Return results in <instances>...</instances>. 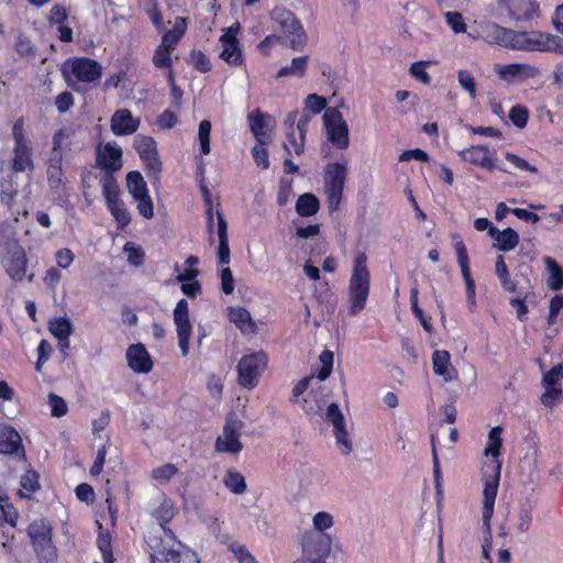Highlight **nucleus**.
Here are the masks:
<instances>
[{
	"label": "nucleus",
	"mask_w": 563,
	"mask_h": 563,
	"mask_svg": "<svg viewBox=\"0 0 563 563\" xmlns=\"http://www.w3.org/2000/svg\"><path fill=\"white\" fill-rule=\"evenodd\" d=\"M238 31L239 24H236L235 27L230 26L220 37V42L222 43L223 47L220 57L229 65L235 67L242 66L244 64L242 49L240 47L239 40L236 38Z\"/></svg>",
	"instance_id": "nucleus-21"
},
{
	"label": "nucleus",
	"mask_w": 563,
	"mask_h": 563,
	"mask_svg": "<svg viewBox=\"0 0 563 563\" xmlns=\"http://www.w3.org/2000/svg\"><path fill=\"white\" fill-rule=\"evenodd\" d=\"M134 148L144 164L146 176L152 184L159 181L162 161L159 158L156 142L152 136L139 134L134 139Z\"/></svg>",
	"instance_id": "nucleus-10"
},
{
	"label": "nucleus",
	"mask_w": 563,
	"mask_h": 563,
	"mask_svg": "<svg viewBox=\"0 0 563 563\" xmlns=\"http://www.w3.org/2000/svg\"><path fill=\"white\" fill-rule=\"evenodd\" d=\"M48 331L58 341H66L73 332V323L66 317L53 318L48 322Z\"/></svg>",
	"instance_id": "nucleus-41"
},
{
	"label": "nucleus",
	"mask_w": 563,
	"mask_h": 563,
	"mask_svg": "<svg viewBox=\"0 0 563 563\" xmlns=\"http://www.w3.org/2000/svg\"><path fill=\"white\" fill-rule=\"evenodd\" d=\"M63 155H48L46 162L47 183L52 190H58L64 185Z\"/></svg>",
	"instance_id": "nucleus-31"
},
{
	"label": "nucleus",
	"mask_w": 563,
	"mask_h": 563,
	"mask_svg": "<svg viewBox=\"0 0 563 563\" xmlns=\"http://www.w3.org/2000/svg\"><path fill=\"white\" fill-rule=\"evenodd\" d=\"M229 549L234 554L239 563H257L245 545L239 542H233L229 545Z\"/></svg>",
	"instance_id": "nucleus-56"
},
{
	"label": "nucleus",
	"mask_w": 563,
	"mask_h": 563,
	"mask_svg": "<svg viewBox=\"0 0 563 563\" xmlns=\"http://www.w3.org/2000/svg\"><path fill=\"white\" fill-rule=\"evenodd\" d=\"M13 153L14 156L12 159V169L15 173H22L26 169L32 170L34 168L32 159V147L30 144L14 145Z\"/></svg>",
	"instance_id": "nucleus-35"
},
{
	"label": "nucleus",
	"mask_w": 563,
	"mask_h": 563,
	"mask_svg": "<svg viewBox=\"0 0 563 563\" xmlns=\"http://www.w3.org/2000/svg\"><path fill=\"white\" fill-rule=\"evenodd\" d=\"M329 142L338 150H346L350 144L349 128L336 108H328L323 114Z\"/></svg>",
	"instance_id": "nucleus-13"
},
{
	"label": "nucleus",
	"mask_w": 563,
	"mask_h": 563,
	"mask_svg": "<svg viewBox=\"0 0 563 563\" xmlns=\"http://www.w3.org/2000/svg\"><path fill=\"white\" fill-rule=\"evenodd\" d=\"M457 79L461 87L474 98L476 96V82L472 74L467 70H459Z\"/></svg>",
	"instance_id": "nucleus-61"
},
{
	"label": "nucleus",
	"mask_w": 563,
	"mask_h": 563,
	"mask_svg": "<svg viewBox=\"0 0 563 563\" xmlns=\"http://www.w3.org/2000/svg\"><path fill=\"white\" fill-rule=\"evenodd\" d=\"M148 547L153 550L151 558L161 563H200L195 551L176 539L174 531L164 528V537H152Z\"/></svg>",
	"instance_id": "nucleus-3"
},
{
	"label": "nucleus",
	"mask_w": 563,
	"mask_h": 563,
	"mask_svg": "<svg viewBox=\"0 0 563 563\" xmlns=\"http://www.w3.org/2000/svg\"><path fill=\"white\" fill-rule=\"evenodd\" d=\"M462 161L472 165L479 166L486 170L493 172L498 169L506 173L507 170L496 164L494 153L487 145H471L459 153Z\"/></svg>",
	"instance_id": "nucleus-18"
},
{
	"label": "nucleus",
	"mask_w": 563,
	"mask_h": 563,
	"mask_svg": "<svg viewBox=\"0 0 563 563\" xmlns=\"http://www.w3.org/2000/svg\"><path fill=\"white\" fill-rule=\"evenodd\" d=\"M563 378V362L553 366L543 375L542 385L561 386L560 379Z\"/></svg>",
	"instance_id": "nucleus-59"
},
{
	"label": "nucleus",
	"mask_w": 563,
	"mask_h": 563,
	"mask_svg": "<svg viewBox=\"0 0 563 563\" xmlns=\"http://www.w3.org/2000/svg\"><path fill=\"white\" fill-rule=\"evenodd\" d=\"M178 473V468L173 463H166L152 470V478L158 482H167Z\"/></svg>",
	"instance_id": "nucleus-51"
},
{
	"label": "nucleus",
	"mask_w": 563,
	"mask_h": 563,
	"mask_svg": "<svg viewBox=\"0 0 563 563\" xmlns=\"http://www.w3.org/2000/svg\"><path fill=\"white\" fill-rule=\"evenodd\" d=\"M122 148L114 142H108L103 146L99 145L96 151V167L104 172L100 183L101 187L107 185H118L114 173L123 166Z\"/></svg>",
	"instance_id": "nucleus-7"
},
{
	"label": "nucleus",
	"mask_w": 563,
	"mask_h": 563,
	"mask_svg": "<svg viewBox=\"0 0 563 563\" xmlns=\"http://www.w3.org/2000/svg\"><path fill=\"white\" fill-rule=\"evenodd\" d=\"M186 31L187 19L181 16L176 18L174 27L163 34L159 45L174 52Z\"/></svg>",
	"instance_id": "nucleus-33"
},
{
	"label": "nucleus",
	"mask_w": 563,
	"mask_h": 563,
	"mask_svg": "<svg viewBox=\"0 0 563 563\" xmlns=\"http://www.w3.org/2000/svg\"><path fill=\"white\" fill-rule=\"evenodd\" d=\"M125 179L128 190L136 201L139 213L145 219H152L154 216V205L144 177L139 170H131L126 174Z\"/></svg>",
	"instance_id": "nucleus-12"
},
{
	"label": "nucleus",
	"mask_w": 563,
	"mask_h": 563,
	"mask_svg": "<svg viewBox=\"0 0 563 563\" xmlns=\"http://www.w3.org/2000/svg\"><path fill=\"white\" fill-rule=\"evenodd\" d=\"M306 108L309 109L313 114L320 113L327 107L325 98L317 95L310 93L305 100Z\"/></svg>",
	"instance_id": "nucleus-62"
},
{
	"label": "nucleus",
	"mask_w": 563,
	"mask_h": 563,
	"mask_svg": "<svg viewBox=\"0 0 563 563\" xmlns=\"http://www.w3.org/2000/svg\"><path fill=\"white\" fill-rule=\"evenodd\" d=\"M139 126L140 119L134 118L131 110L125 108L114 111L110 120L111 131L117 136L131 135Z\"/></svg>",
	"instance_id": "nucleus-24"
},
{
	"label": "nucleus",
	"mask_w": 563,
	"mask_h": 563,
	"mask_svg": "<svg viewBox=\"0 0 563 563\" xmlns=\"http://www.w3.org/2000/svg\"><path fill=\"white\" fill-rule=\"evenodd\" d=\"M124 252L128 254V261L134 266H141L144 263V252L140 246H135L132 242H126Z\"/></svg>",
	"instance_id": "nucleus-58"
},
{
	"label": "nucleus",
	"mask_w": 563,
	"mask_h": 563,
	"mask_svg": "<svg viewBox=\"0 0 563 563\" xmlns=\"http://www.w3.org/2000/svg\"><path fill=\"white\" fill-rule=\"evenodd\" d=\"M308 59L309 57L307 55L292 58L289 66H284L278 70L276 78L286 76L303 77L306 75Z\"/></svg>",
	"instance_id": "nucleus-42"
},
{
	"label": "nucleus",
	"mask_w": 563,
	"mask_h": 563,
	"mask_svg": "<svg viewBox=\"0 0 563 563\" xmlns=\"http://www.w3.org/2000/svg\"><path fill=\"white\" fill-rule=\"evenodd\" d=\"M20 485L19 495L22 498L30 499L41 488L38 473L33 468L26 470L21 476Z\"/></svg>",
	"instance_id": "nucleus-36"
},
{
	"label": "nucleus",
	"mask_w": 563,
	"mask_h": 563,
	"mask_svg": "<svg viewBox=\"0 0 563 563\" xmlns=\"http://www.w3.org/2000/svg\"><path fill=\"white\" fill-rule=\"evenodd\" d=\"M346 176L345 163H329L324 167V192L331 210H336L340 207Z\"/></svg>",
	"instance_id": "nucleus-8"
},
{
	"label": "nucleus",
	"mask_w": 563,
	"mask_h": 563,
	"mask_svg": "<svg viewBox=\"0 0 563 563\" xmlns=\"http://www.w3.org/2000/svg\"><path fill=\"white\" fill-rule=\"evenodd\" d=\"M210 134H211V122L209 120H202L198 128V140L200 145V152L203 155L210 153Z\"/></svg>",
	"instance_id": "nucleus-48"
},
{
	"label": "nucleus",
	"mask_w": 563,
	"mask_h": 563,
	"mask_svg": "<svg viewBox=\"0 0 563 563\" xmlns=\"http://www.w3.org/2000/svg\"><path fill=\"white\" fill-rule=\"evenodd\" d=\"M217 220H218V236H219V247H218V258L220 264H229L230 262V246L228 239V223L224 219L223 213L218 210L217 211Z\"/></svg>",
	"instance_id": "nucleus-34"
},
{
	"label": "nucleus",
	"mask_w": 563,
	"mask_h": 563,
	"mask_svg": "<svg viewBox=\"0 0 563 563\" xmlns=\"http://www.w3.org/2000/svg\"><path fill=\"white\" fill-rule=\"evenodd\" d=\"M327 419L333 426V433L336 440V444L342 446V453L347 455L352 451V442L349 439V434L345 428L344 416L339 408V405L332 402L327 409Z\"/></svg>",
	"instance_id": "nucleus-22"
},
{
	"label": "nucleus",
	"mask_w": 563,
	"mask_h": 563,
	"mask_svg": "<svg viewBox=\"0 0 563 563\" xmlns=\"http://www.w3.org/2000/svg\"><path fill=\"white\" fill-rule=\"evenodd\" d=\"M503 427H493L488 432L487 443L484 450L485 456H490V463L485 464L483 489V523L489 528L494 515L495 499L501 476L503 461L500 460L503 446Z\"/></svg>",
	"instance_id": "nucleus-2"
},
{
	"label": "nucleus",
	"mask_w": 563,
	"mask_h": 563,
	"mask_svg": "<svg viewBox=\"0 0 563 563\" xmlns=\"http://www.w3.org/2000/svg\"><path fill=\"white\" fill-rule=\"evenodd\" d=\"M543 387L545 391L540 397L543 406L553 408L563 402V389L561 386L543 385Z\"/></svg>",
	"instance_id": "nucleus-47"
},
{
	"label": "nucleus",
	"mask_w": 563,
	"mask_h": 563,
	"mask_svg": "<svg viewBox=\"0 0 563 563\" xmlns=\"http://www.w3.org/2000/svg\"><path fill=\"white\" fill-rule=\"evenodd\" d=\"M431 65H438L435 59L418 60L410 65L409 74L412 78L423 85L431 84V76L427 71V67Z\"/></svg>",
	"instance_id": "nucleus-43"
},
{
	"label": "nucleus",
	"mask_w": 563,
	"mask_h": 563,
	"mask_svg": "<svg viewBox=\"0 0 563 563\" xmlns=\"http://www.w3.org/2000/svg\"><path fill=\"white\" fill-rule=\"evenodd\" d=\"M173 51L158 45L153 55V64L156 68L168 69L167 79L169 84H174V70H173Z\"/></svg>",
	"instance_id": "nucleus-37"
},
{
	"label": "nucleus",
	"mask_w": 563,
	"mask_h": 563,
	"mask_svg": "<svg viewBox=\"0 0 563 563\" xmlns=\"http://www.w3.org/2000/svg\"><path fill=\"white\" fill-rule=\"evenodd\" d=\"M250 130L256 139L257 143L268 144L272 141V135L268 132L271 124L275 123V120L269 114L262 112L260 109H254L247 115Z\"/></svg>",
	"instance_id": "nucleus-23"
},
{
	"label": "nucleus",
	"mask_w": 563,
	"mask_h": 563,
	"mask_svg": "<svg viewBox=\"0 0 563 563\" xmlns=\"http://www.w3.org/2000/svg\"><path fill=\"white\" fill-rule=\"evenodd\" d=\"M75 104V98L71 92L63 91L55 98V106L59 113H65Z\"/></svg>",
	"instance_id": "nucleus-60"
},
{
	"label": "nucleus",
	"mask_w": 563,
	"mask_h": 563,
	"mask_svg": "<svg viewBox=\"0 0 563 563\" xmlns=\"http://www.w3.org/2000/svg\"><path fill=\"white\" fill-rule=\"evenodd\" d=\"M190 65L199 73H208L211 70L209 57L200 49H192L189 58Z\"/></svg>",
	"instance_id": "nucleus-49"
},
{
	"label": "nucleus",
	"mask_w": 563,
	"mask_h": 563,
	"mask_svg": "<svg viewBox=\"0 0 563 563\" xmlns=\"http://www.w3.org/2000/svg\"><path fill=\"white\" fill-rule=\"evenodd\" d=\"M267 355L263 351L242 356L238 363V382L240 386L253 389L267 366Z\"/></svg>",
	"instance_id": "nucleus-9"
},
{
	"label": "nucleus",
	"mask_w": 563,
	"mask_h": 563,
	"mask_svg": "<svg viewBox=\"0 0 563 563\" xmlns=\"http://www.w3.org/2000/svg\"><path fill=\"white\" fill-rule=\"evenodd\" d=\"M266 145L267 144L257 143L252 148V156L257 167L262 169H267L269 167L268 151L265 147Z\"/></svg>",
	"instance_id": "nucleus-57"
},
{
	"label": "nucleus",
	"mask_w": 563,
	"mask_h": 563,
	"mask_svg": "<svg viewBox=\"0 0 563 563\" xmlns=\"http://www.w3.org/2000/svg\"><path fill=\"white\" fill-rule=\"evenodd\" d=\"M544 263L549 271V277L547 279L548 287L554 291L561 290L563 288V268L550 256L544 257Z\"/></svg>",
	"instance_id": "nucleus-39"
},
{
	"label": "nucleus",
	"mask_w": 563,
	"mask_h": 563,
	"mask_svg": "<svg viewBox=\"0 0 563 563\" xmlns=\"http://www.w3.org/2000/svg\"><path fill=\"white\" fill-rule=\"evenodd\" d=\"M126 361L129 367L135 373L147 374L153 368L151 355L142 343L132 344L128 347Z\"/></svg>",
	"instance_id": "nucleus-25"
},
{
	"label": "nucleus",
	"mask_w": 563,
	"mask_h": 563,
	"mask_svg": "<svg viewBox=\"0 0 563 563\" xmlns=\"http://www.w3.org/2000/svg\"><path fill=\"white\" fill-rule=\"evenodd\" d=\"M269 15L280 31L282 40H285L294 51H301L306 46V31L292 11L284 7H275Z\"/></svg>",
	"instance_id": "nucleus-5"
},
{
	"label": "nucleus",
	"mask_w": 563,
	"mask_h": 563,
	"mask_svg": "<svg viewBox=\"0 0 563 563\" xmlns=\"http://www.w3.org/2000/svg\"><path fill=\"white\" fill-rule=\"evenodd\" d=\"M495 274L501 288L507 292H516L517 283L511 278L503 255H498L495 262Z\"/></svg>",
	"instance_id": "nucleus-38"
},
{
	"label": "nucleus",
	"mask_w": 563,
	"mask_h": 563,
	"mask_svg": "<svg viewBox=\"0 0 563 563\" xmlns=\"http://www.w3.org/2000/svg\"><path fill=\"white\" fill-rule=\"evenodd\" d=\"M319 360L321 362V368L319 369L317 377L320 380H325L332 372L333 353L325 350L320 354Z\"/></svg>",
	"instance_id": "nucleus-53"
},
{
	"label": "nucleus",
	"mask_w": 563,
	"mask_h": 563,
	"mask_svg": "<svg viewBox=\"0 0 563 563\" xmlns=\"http://www.w3.org/2000/svg\"><path fill=\"white\" fill-rule=\"evenodd\" d=\"M27 256L25 250L16 244L8 252V258L5 262V272L8 276L14 282H22L24 278H27L29 282H32L34 278V274L31 273L29 276L27 272Z\"/></svg>",
	"instance_id": "nucleus-19"
},
{
	"label": "nucleus",
	"mask_w": 563,
	"mask_h": 563,
	"mask_svg": "<svg viewBox=\"0 0 563 563\" xmlns=\"http://www.w3.org/2000/svg\"><path fill=\"white\" fill-rule=\"evenodd\" d=\"M320 208L319 199L313 194L299 196L296 202V211L300 217L314 216Z\"/></svg>",
	"instance_id": "nucleus-40"
},
{
	"label": "nucleus",
	"mask_w": 563,
	"mask_h": 563,
	"mask_svg": "<svg viewBox=\"0 0 563 563\" xmlns=\"http://www.w3.org/2000/svg\"><path fill=\"white\" fill-rule=\"evenodd\" d=\"M498 74L500 78L505 80H511L515 78L529 79L538 77L540 70L530 64L511 63L500 66Z\"/></svg>",
	"instance_id": "nucleus-29"
},
{
	"label": "nucleus",
	"mask_w": 563,
	"mask_h": 563,
	"mask_svg": "<svg viewBox=\"0 0 563 563\" xmlns=\"http://www.w3.org/2000/svg\"><path fill=\"white\" fill-rule=\"evenodd\" d=\"M27 534L38 556L55 554L53 528L48 520L44 518L33 520L27 527Z\"/></svg>",
	"instance_id": "nucleus-15"
},
{
	"label": "nucleus",
	"mask_w": 563,
	"mask_h": 563,
	"mask_svg": "<svg viewBox=\"0 0 563 563\" xmlns=\"http://www.w3.org/2000/svg\"><path fill=\"white\" fill-rule=\"evenodd\" d=\"M432 366L434 374L441 376L445 382H451L456 377L451 355L446 350H435L432 353Z\"/></svg>",
	"instance_id": "nucleus-30"
},
{
	"label": "nucleus",
	"mask_w": 563,
	"mask_h": 563,
	"mask_svg": "<svg viewBox=\"0 0 563 563\" xmlns=\"http://www.w3.org/2000/svg\"><path fill=\"white\" fill-rule=\"evenodd\" d=\"M505 158L517 169L529 172L531 174H537L539 172L537 166L531 165L528 161L511 152H506Z\"/></svg>",
	"instance_id": "nucleus-54"
},
{
	"label": "nucleus",
	"mask_w": 563,
	"mask_h": 563,
	"mask_svg": "<svg viewBox=\"0 0 563 563\" xmlns=\"http://www.w3.org/2000/svg\"><path fill=\"white\" fill-rule=\"evenodd\" d=\"M100 531L97 538V545L101 552L103 563H114L112 553V537L109 532L103 531L100 526Z\"/></svg>",
	"instance_id": "nucleus-45"
},
{
	"label": "nucleus",
	"mask_w": 563,
	"mask_h": 563,
	"mask_svg": "<svg viewBox=\"0 0 563 563\" xmlns=\"http://www.w3.org/2000/svg\"><path fill=\"white\" fill-rule=\"evenodd\" d=\"M509 119L516 128L523 129L529 120V111L523 106H514L509 111Z\"/></svg>",
	"instance_id": "nucleus-50"
},
{
	"label": "nucleus",
	"mask_w": 563,
	"mask_h": 563,
	"mask_svg": "<svg viewBox=\"0 0 563 563\" xmlns=\"http://www.w3.org/2000/svg\"><path fill=\"white\" fill-rule=\"evenodd\" d=\"M331 545L332 539L328 533H307L302 538V555L298 560L307 559L312 563L325 562L331 552Z\"/></svg>",
	"instance_id": "nucleus-14"
},
{
	"label": "nucleus",
	"mask_w": 563,
	"mask_h": 563,
	"mask_svg": "<svg viewBox=\"0 0 563 563\" xmlns=\"http://www.w3.org/2000/svg\"><path fill=\"white\" fill-rule=\"evenodd\" d=\"M143 10L155 25V27L159 30L163 26V15L158 8L157 0L143 1Z\"/></svg>",
	"instance_id": "nucleus-52"
},
{
	"label": "nucleus",
	"mask_w": 563,
	"mask_h": 563,
	"mask_svg": "<svg viewBox=\"0 0 563 563\" xmlns=\"http://www.w3.org/2000/svg\"><path fill=\"white\" fill-rule=\"evenodd\" d=\"M0 454L15 456L26 461V454L20 433L7 423H0Z\"/></svg>",
	"instance_id": "nucleus-20"
},
{
	"label": "nucleus",
	"mask_w": 563,
	"mask_h": 563,
	"mask_svg": "<svg viewBox=\"0 0 563 563\" xmlns=\"http://www.w3.org/2000/svg\"><path fill=\"white\" fill-rule=\"evenodd\" d=\"M48 404L51 406V413L53 417L60 418L67 413V404L60 396L51 393L48 395Z\"/></svg>",
	"instance_id": "nucleus-55"
},
{
	"label": "nucleus",
	"mask_w": 563,
	"mask_h": 563,
	"mask_svg": "<svg viewBox=\"0 0 563 563\" xmlns=\"http://www.w3.org/2000/svg\"><path fill=\"white\" fill-rule=\"evenodd\" d=\"M489 236L496 240L495 246L503 252L514 250L519 243V234L511 228L499 231L497 228H492Z\"/></svg>",
	"instance_id": "nucleus-32"
},
{
	"label": "nucleus",
	"mask_w": 563,
	"mask_h": 563,
	"mask_svg": "<svg viewBox=\"0 0 563 563\" xmlns=\"http://www.w3.org/2000/svg\"><path fill=\"white\" fill-rule=\"evenodd\" d=\"M62 74L67 84L78 91V89L70 84V77H74L77 82L95 85L99 82L102 77V65L90 57H73L64 63Z\"/></svg>",
	"instance_id": "nucleus-6"
},
{
	"label": "nucleus",
	"mask_w": 563,
	"mask_h": 563,
	"mask_svg": "<svg viewBox=\"0 0 563 563\" xmlns=\"http://www.w3.org/2000/svg\"><path fill=\"white\" fill-rule=\"evenodd\" d=\"M444 16L446 23L455 33H464L466 31V24L464 23L463 16L460 12L448 11Z\"/></svg>",
	"instance_id": "nucleus-63"
},
{
	"label": "nucleus",
	"mask_w": 563,
	"mask_h": 563,
	"mask_svg": "<svg viewBox=\"0 0 563 563\" xmlns=\"http://www.w3.org/2000/svg\"><path fill=\"white\" fill-rule=\"evenodd\" d=\"M486 38L508 49L549 52L563 56V37L538 30L516 31L492 23L486 27Z\"/></svg>",
	"instance_id": "nucleus-1"
},
{
	"label": "nucleus",
	"mask_w": 563,
	"mask_h": 563,
	"mask_svg": "<svg viewBox=\"0 0 563 563\" xmlns=\"http://www.w3.org/2000/svg\"><path fill=\"white\" fill-rule=\"evenodd\" d=\"M371 287V274L367 266V256L358 252L353 258L352 275L349 283V313L358 314L366 305Z\"/></svg>",
	"instance_id": "nucleus-4"
},
{
	"label": "nucleus",
	"mask_w": 563,
	"mask_h": 563,
	"mask_svg": "<svg viewBox=\"0 0 563 563\" xmlns=\"http://www.w3.org/2000/svg\"><path fill=\"white\" fill-rule=\"evenodd\" d=\"M19 514L7 495L0 496V525L3 522L15 527Z\"/></svg>",
	"instance_id": "nucleus-44"
},
{
	"label": "nucleus",
	"mask_w": 563,
	"mask_h": 563,
	"mask_svg": "<svg viewBox=\"0 0 563 563\" xmlns=\"http://www.w3.org/2000/svg\"><path fill=\"white\" fill-rule=\"evenodd\" d=\"M243 444L240 441V433L236 428L227 423L223 428L222 435H219L214 443V450L219 453L238 454L242 451Z\"/></svg>",
	"instance_id": "nucleus-27"
},
{
	"label": "nucleus",
	"mask_w": 563,
	"mask_h": 563,
	"mask_svg": "<svg viewBox=\"0 0 563 563\" xmlns=\"http://www.w3.org/2000/svg\"><path fill=\"white\" fill-rule=\"evenodd\" d=\"M223 483L225 487L233 494L240 495L246 490L244 476L238 471H228Z\"/></svg>",
	"instance_id": "nucleus-46"
},
{
	"label": "nucleus",
	"mask_w": 563,
	"mask_h": 563,
	"mask_svg": "<svg viewBox=\"0 0 563 563\" xmlns=\"http://www.w3.org/2000/svg\"><path fill=\"white\" fill-rule=\"evenodd\" d=\"M102 195L109 212L117 222L118 229L123 230L131 223L132 218L124 202L120 199L119 185L110 183L107 187H102Z\"/></svg>",
	"instance_id": "nucleus-17"
},
{
	"label": "nucleus",
	"mask_w": 563,
	"mask_h": 563,
	"mask_svg": "<svg viewBox=\"0 0 563 563\" xmlns=\"http://www.w3.org/2000/svg\"><path fill=\"white\" fill-rule=\"evenodd\" d=\"M497 9L516 23H531L541 15L537 0H496Z\"/></svg>",
	"instance_id": "nucleus-11"
},
{
	"label": "nucleus",
	"mask_w": 563,
	"mask_h": 563,
	"mask_svg": "<svg viewBox=\"0 0 563 563\" xmlns=\"http://www.w3.org/2000/svg\"><path fill=\"white\" fill-rule=\"evenodd\" d=\"M313 526L317 532L323 533L333 526V518L329 512L320 511L313 517Z\"/></svg>",
	"instance_id": "nucleus-64"
},
{
	"label": "nucleus",
	"mask_w": 563,
	"mask_h": 563,
	"mask_svg": "<svg viewBox=\"0 0 563 563\" xmlns=\"http://www.w3.org/2000/svg\"><path fill=\"white\" fill-rule=\"evenodd\" d=\"M174 322L178 336V345L183 356L189 353V343L192 334V325L189 320V306L186 299H180L174 309Z\"/></svg>",
	"instance_id": "nucleus-16"
},
{
	"label": "nucleus",
	"mask_w": 563,
	"mask_h": 563,
	"mask_svg": "<svg viewBox=\"0 0 563 563\" xmlns=\"http://www.w3.org/2000/svg\"><path fill=\"white\" fill-rule=\"evenodd\" d=\"M228 319L243 334H253L257 331V325L253 320L250 311L242 306L228 307Z\"/></svg>",
	"instance_id": "nucleus-28"
},
{
	"label": "nucleus",
	"mask_w": 563,
	"mask_h": 563,
	"mask_svg": "<svg viewBox=\"0 0 563 563\" xmlns=\"http://www.w3.org/2000/svg\"><path fill=\"white\" fill-rule=\"evenodd\" d=\"M457 263L466 285V296L471 303H475V282L471 276L470 257L467 249L462 240H457L454 244Z\"/></svg>",
	"instance_id": "nucleus-26"
}]
</instances>
